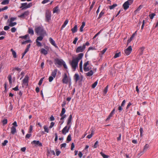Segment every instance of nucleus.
Returning a JSON list of instances; mask_svg holds the SVG:
<instances>
[{"label": "nucleus", "mask_w": 158, "mask_h": 158, "mask_svg": "<svg viewBox=\"0 0 158 158\" xmlns=\"http://www.w3.org/2000/svg\"><path fill=\"white\" fill-rule=\"evenodd\" d=\"M41 52L42 53H43L44 55H46L48 53V52L44 48H42L41 50Z\"/></svg>", "instance_id": "obj_32"}, {"label": "nucleus", "mask_w": 158, "mask_h": 158, "mask_svg": "<svg viewBox=\"0 0 158 158\" xmlns=\"http://www.w3.org/2000/svg\"><path fill=\"white\" fill-rule=\"evenodd\" d=\"M78 40V38L76 37L73 42V43L74 44H76L77 43V41Z\"/></svg>", "instance_id": "obj_60"}, {"label": "nucleus", "mask_w": 158, "mask_h": 158, "mask_svg": "<svg viewBox=\"0 0 158 158\" xmlns=\"http://www.w3.org/2000/svg\"><path fill=\"white\" fill-rule=\"evenodd\" d=\"M32 144H34L35 146L41 147L42 146V143L38 140H34L31 142Z\"/></svg>", "instance_id": "obj_11"}, {"label": "nucleus", "mask_w": 158, "mask_h": 158, "mask_svg": "<svg viewBox=\"0 0 158 158\" xmlns=\"http://www.w3.org/2000/svg\"><path fill=\"white\" fill-rule=\"evenodd\" d=\"M71 126V125H69V126L66 125L65 127L62 131V133L64 135H66L69 132Z\"/></svg>", "instance_id": "obj_6"}, {"label": "nucleus", "mask_w": 158, "mask_h": 158, "mask_svg": "<svg viewBox=\"0 0 158 158\" xmlns=\"http://www.w3.org/2000/svg\"><path fill=\"white\" fill-rule=\"evenodd\" d=\"M136 31L134 33H133V35H132V36L130 37V39L127 40V43L128 44L130 42H131V40H132L133 38L135 36L136 33Z\"/></svg>", "instance_id": "obj_23"}, {"label": "nucleus", "mask_w": 158, "mask_h": 158, "mask_svg": "<svg viewBox=\"0 0 158 158\" xmlns=\"http://www.w3.org/2000/svg\"><path fill=\"white\" fill-rule=\"evenodd\" d=\"M78 61L75 59H74V57H73L72 60L70 61L69 63L73 71H75L77 68L78 67Z\"/></svg>", "instance_id": "obj_2"}, {"label": "nucleus", "mask_w": 158, "mask_h": 158, "mask_svg": "<svg viewBox=\"0 0 158 158\" xmlns=\"http://www.w3.org/2000/svg\"><path fill=\"white\" fill-rule=\"evenodd\" d=\"M28 32L29 34L33 35L34 33V31L32 29L29 28L28 30Z\"/></svg>", "instance_id": "obj_34"}, {"label": "nucleus", "mask_w": 158, "mask_h": 158, "mask_svg": "<svg viewBox=\"0 0 158 158\" xmlns=\"http://www.w3.org/2000/svg\"><path fill=\"white\" fill-rule=\"evenodd\" d=\"M10 51L12 52V54L13 57L15 58H16L17 57V55L15 52L12 48L10 49Z\"/></svg>", "instance_id": "obj_25"}, {"label": "nucleus", "mask_w": 158, "mask_h": 158, "mask_svg": "<svg viewBox=\"0 0 158 158\" xmlns=\"http://www.w3.org/2000/svg\"><path fill=\"white\" fill-rule=\"evenodd\" d=\"M77 30V25H75L74 27L71 29V31L73 33L76 32Z\"/></svg>", "instance_id": "obj_22"}, {"label": "nucleus", "mask_w": 158, "mask_h": 158, "mask_svg": "<svg viewBox=\"0 0 158 158\" xmlns=\"http://www.w3.org/2000/svg\"><path fill=\"white\" fill-rule=\"evenodd\" d=\"M85 45L83 44L82 46H80L78 47L76 50V52L77 53L82 52L85 50Z\"/></svg>", "instance_id": "obj_5"}, {"label": "nucleus", "mask_w": 158, "mask_h": 158, "mask_svg": "<svg viewBox=\"0 0 158 158\" xmlns=\"http://www.w3.org/2000/svg\"><path fill=\"white\" fill-rule=\"evenodd\" d=\"M155 15V14L154 13H152L149 15V16L150 18L152 19L154 18V16Z\"/></svg>", "instance_id": "obj_53"}, {"label": "nucleus", "mask_w": 158, "mask_h": 158, "mask_svg": "<svg viewBox=\"0 0 158 158\" xmlns=\"http://www.w3.org/2000/svg\"><path fill=\"white\" fill-rule=\"evenodd\" d=\"M85 25V22H83L82 23V24L80 28V31L81 32H82L83 31V28Z\"/></svg>", "instance_id": "obj_27"}, {"label": "nucleus", "mask_w": 158, "mask_h": 158, "mask_svg": "<svg viewBox=\"0 0 158 158\" xmlns=\"http://www.w3.org/2000/svg\"><path fill=\"white\" fill-rule=\"evenodd\" d=\"M93 73V72L92 70H90V71L86 73V75L90 77L92 75Z\"/></svg>", "instance_id": "obj_33"}, {"label": "nucleus", "mask_w": 158, "mask_h": 158, "mask_svg": "<svg viewBox=\"0 0 158 158\" xmlns=\"http://www.w3.org/2000/svg\"><path fill=\"white\" fill-rule=\"evenodd\" d=\"M32 4L31 3H30L28 4H27V8H29L30 7H31L32 6Z\"/></svg>", "instance_id": "obj_62"}, {"label": "nucleus", "mask_w": 158, "mask_h": 158, "mask_svg": "<svg viewBox=\"0 0 158 158\" xmlns=\"http://www.w3.org/2000/svg\"><path fill=\"white\" fill-rule=\"evenodd\" d=\"M69 79L66 73L64 75V77L62 80L63 83L66 84H67L69 81Z\"/></svg>", "instance_id": "obj_10"}, {"label": "nucleus", "mask_w": 158, "mask_h": 158, "mask_svg": "<svg viewBox=\"0 0 158 158\" xmlns=\"http://www.w3.org/2000/svg\"><path fill=\"white\" fill-rule=\"evenodd\" d=\"M10 28V27L9 26H5L4 27V29L5 31H7Z\"/></svg>", "instance_id": "obj_64"}, {"label": "nucleus", "mask_w": 158, "mask_h": 158, "mask_svg": "<svg viewBox=\"0 0 158 158\" xmlns=\"http://www.w3.org/2000/svg\"><path fill=\"white\" fill-rule=\"evenodd\" d=\"M44 79V78L43 77L40 79V80L39 82L38 83V84L39 85H41Z\"/></svg>", "instance_id": "obj_50"}, {"label": "nucleus", "mask_w": 158, "mask_h": 158, "mask_svg": "<svg viewBox=\"0 0 158 158\" xmlns=\"http://www.w3.org/2000/svg\"><path fill=\"white\" fill-rule=\"evenodd\" d=\"M133 2V0H128L123 5V7L125 10H127L129 8L130 5H131Z\"/></svg>", "instance_id": "obj_3"}, {"label": "nucleus", "mask_w": 158, "mask_h": 158, "mask_svg": "<svg viewBox=\"0 0 158 158\" xmlns=\"http://www.w3.org/2000/svg\"><path fill=\"white\" fill-rule=\"evenodd\" d=\"M49 2V0H44L42 2V3L43 4H44L45 3H46L48 2Z\"/></svg>", "instance_id": "obj_57"}, {"label": "nucleus", "mask_w": 158, "mask_h": 158, "mask_svg": "<svg viewBox=\"0 0 158 158\" xmlns=\"http://www.w3.org/2000/svg\"><path fill=\"white\" fill-rule=\"evenodd\" d=\"M51 12L49 10H47L45 14L46 19L47 21L49 22V21L51 19Z\"/></svg>", "instance_id": "obj_7"}, {"label": "nucleus", "mask_w": 158, "mask_h": 158, "mask_svg": "<svg viewBox=\"0 0 158 158\" xmlns=\"http://www.w3.org/2000/svg\"><path fill=\"white\" fill-rule=\"evenodd\" d=\"M36 43H37L36 45L38 46H41L42 44L41 43L37 40H36Z\"/></svg>", "instance_id": "obj_52"}, {"label": "nucleus", "mask_w": 158, "mask_h": 158, "mask_svg": "<svg viewBox=\"0 0 158 158\" xmlns=\"http://www.w3.org/2000/svg\"><path fill=\"white\" fill-rule=\"evenodd\" d=\"M94 131H92L91 134H90L89 135H87V138H88V139L91 138L93 136V135H94Z\"/></svg>", "instance_id": "obj_38"}, {"label": "nucleus", "mask_w": 158, "mask_h": 158, "mask_svg": "<svg viewBox=\"0 0 158 158\" xmlns=\"http://www.w3.org/2000/svg\"><path fill=\"white\" fill-rule=\"evenodd\" d=\"M54 123L53 122H51L50 124V125L49 126V128H51L54 125Z\"/></svg>", "instance_id": "obj_63"}, {"label": "nucleus", "mask_w": 158, "mask_h": 158, "mask_svg": "<svg viewBox=\"0 0 158 158\" xmlns=\"http://www.w3.org/2000/svg\"><path fill=\"white\" fill-rule=\"evenodd\" d=\"M72 119L68 118L67 123V126H69V125H71V122Z\"/></svg>", "instance_id": "obj_46"}, {"label": "nucleus", "mask_w": 158, "mask_h": 158, "mask_svg": "<svg viewBox=\"0 0 158 158\" xmlns=\"http://www.w3.org/2000/svg\"><path fill=\"white\" fill-rule=\"evenodd\" d=\"M29 36V35L28 34L24 36H21L19 37L20 38H22L24 39H26L27 37Z\"/></svg>", "instance_id": "obj_43"}, {"label": "nucleus", "mask_w": 158, "mask_h": 158, "mask_svg": "<svg viewBox=\"0 0 158 158\" xmlns=\"http://www.w3.org/2000/svg\"><path fill=\"white\" fill-rule=\"evenodd\" d=\"M74 78L76 82L77 81L79 80V76L78 74H75L74 76Z\"/></svg>", "instance_id": "obj_29"}, {"label": "nucleus", "mask_w": 158, "mask_h": 158, "mask_svg": "<svg viewBox=\"0 0 158 158\" xmlns=\"http://www.w3.org/2000/svg\"><path fill=\"white\" fill-rule=\"evenodd\" d=\"M29 11H27L25 12L21 15H19L18 17L22 18H24L28 16L29 15Z\"/></svg>", "instance_id": "obj_13"}, {"label": "nucleus", "mask_w": 158, "mask_h": 158, "mask_svg": "<svg viewBox=\"0 0 158 158\" xmlns=\"http://www.w3.org/2000/svg\"><path fill=\"white\" fill-rule=\"evenodd\" d=\"M69 22V20L68 19H66L65 22H64L63 24L62 25L61 27V29H62L64 28L67 24H68Z\"/></svg>", "instance_id": "obj_26"}, {"label": "nucleus", "mask_w": 158, "mask_h": 158, "mask_svg": "<svg viewBox=\"0 0 158 158\" xmlns=\"http://www.w3.org/2000/svg\"><path fill=\"white\" fill-rule=\"evenodd\" d=\"M56 63L60 65H62L64 61L62 60L56 59L55 60Z\"/></svg>", "instance_id": "obj_14"}, {"label": "nucleus", "mask_w": 158, "mask_h": 158, "mask_svg": "<svg viewBox=\"0 0 158 158\" xmlns=\"http://www.w3.org/2000/svg\"><path fill=\"white\" fill-rule=\"evenodd\" d=\"M40 36L38 37L36 39V40H37L38 41H42L43 39V37L45 35H39Z\"/></svg>", "instance_id": "obj_24"}, {"label": "nucleus", "mask_w": 158, "mask_h": 158, "mask_svg": "<svg viewBox=\"0 0 158 158\" xmlns=\"http://www.w3.org/2000/svg\"><path fill=\"white\" fill-rule=\"evenodd\" d=\"M144 48V47H142L139 49V51L140 52V54L141 55H142L143 54Z\"/></svg>", "instance_id": "obj_48"}, {"label": "nucleus", "mask_w": 158, "mask_h": 158, "mask_svg": "<svg viewBox=\"0 0 158 158\" xmlns=\"http://www.w3.org/2000/svg\"><path fill=\"white\" fill-rule=\"evenodd\" d=\"M82 64H83V62L81 60L79 64V67H80V71L81 72H83V70H82Z\"/></svg>", "instance_id": "obj_31"}, {"label": "nucleus", "mask_w": 158, "mask_h": 158, "mask_svg": "<svg viewBox=\"0 0 158 158\" xmlns=\"http://www.w3.org/2000/svg\"><path fill=\"white\" fill-rule=\"evenodd\" d=\"M65 112V110L64 108H63L62 109L61 113L60 114V116H61L60 118V120H63L66 117V115L65 114H64Z\"/></svg>", "instance_id": "obj_9"}, {"label": "nucleus", "mask_w": 158, "mask_h": 158, "mask_svg": "<svg viewBox=\"0 0 158 158\" xmlns=\"http://www.w3.org/2000/svg\"><path fill=\"white\" fill-rule=\"evenodd\" d=\"M149 147V145L147 144H146L144 147L143 149V151L145 152V151H146L148 149Z\"/></svg>", "instance_id": "obj_36"}, {"label": "nucleus", "mask_w": 158, "mask_h": 158, "mask_svg": "<svg viewBox=\"0 0 158 158\" xmlns=\"http://www.w3.org/2000/svg\"><path fill=\"white\" fill-rule=\"evenodd\" d=\"M21 6L20 7V8H23L22 9H27V2L22 3L21 4Z\"/></svg>", "instance_id": "obj_20"}, {"label": "nucleus", "mask_w": 158, "mask_h": 158, "mask_svg": "<svg viewBox=\"0 0 158 158\" xmlns=\"http://www.w3.org/2000/svg\"><path fill=\"white\" fill-rule=\"evenodd\" d=\"M107 50V48H105L103 50L101 51V52L102 54V55H103V54H104L105 53V52H106V51Z\"/></svg>", "instance_id": "obj_56"}, {"label": "nucleus", "mask_w": 158, "mask_h": 158, "mask_svg": "<svg viewBox=\"0 0 158 158\" xmlns=\"http://www.w3.org/2000/svg\"><path fill=\"white\" fill-rule=\"evenodd\" d=\"M57 69H55L52 72V76H53V77H55L56 74H57Z\"/></svg>", "instance_id": "obj_21"}, {"label": "nucleus", "mask_w": 158, "mask_h": 158, "mask_svg": "<svg viewBox=\"0 0 158 158\" xmlns=\"http://www.w3.org/2000/svg\"><path fill=\"white\" fill-rule=\"evenodd\" d=\"M132 48L131 46H130L124 50V53L127 56L129 55L131 52Z\"/></svg>", "instance_id": "obj_8"}, {"label": "nucleus", "mask_w": 158, "mask_h": 158, "mask_svg": "<svg viewBox=\"0 0 158 158\" xmlns=\"http://www.w3.org/2000/svg\"><path fill=\"white\" fill-rule=\"evenodd\" d=\"M3 125H4L6 124L7 123V120L6 119H4L2 121Z\"/></svg>", "instance_id": "obj_41"}, {"label": "nucleus", "mask_w": 158, "mask_h": 158, "mask_svg": "<svg viewBox=\"0 0 158 158\" xmlns=\"http://www.w3.org/2000/svg\"><path fill=\"white\" fill-rule=\"evenodd\" d=\"M60 10L59 9L58 6H57L54 7L53 10V13H57Z\"/></svg>", "instance_id": "obj_17"}, {"label": "nucleus", "mask_w": 158, "mask_h": 158, "mask_svg": "<svg viewBox=\"0 0 158 158\" xmlns=\"http://www.w3.org/2000/svg\"><path fill=\"white\" fill-rule=\"evenodd\" d=\"M9 83L10 84H12V77L11 75H9L8 77Z\"/></svg>", "instance_id": "obj_37"}, {"label": "nucleus", "mask_w": 158, "mask_h": 158, "mask_svg": "<svg viewBox=\"0 0 158 158\" xmlns=\"http://www.w3.org/2000/svg\"><path fill=\"white\" fill-rule=\"evenodd\" d=\"M30 44H29L27 46V48L25 50V51H26V52H27L29 50V49L30 47Z\"/></svg>", "instance_id": "obj_61"}, {"label": "nucleus", "mask_w": 158, "mask_h": 158, "mask_svg": "<svg viewBox=\"0 0 158 158\" xmlns=\"http://www.w3.org/2000/svg\"><path fill=\"white\" fill-rule=\"evenodd\" d=\"M11 31L12 32H14L16 31V29L15 27H13L11 28Z\"/></svg>", "instance_id": "obj_59"}, {"label": "nucleus", "mask_w": 158, "mask_h": 158, "mask_svg": "<svg viewBox=\"0 0 158 158\" xmlns=\"http://www.w3.org/2000/svg\"><path fill=\"white\" fill-rule=\"evenodd\" d=\"M16 19V18H11L10 19H8V21H11L13 22Z\"/></svg>", "instance_id": "obj_58"}, {"label": "nucleus", "mask_w": 158, "mask_h": 158, "mask_svg": "<svg viewBox=\"0 0 158 158\" xmlns=\"http://www.w3.org/2000/svg\"><path fill=\"white\" fill-rule=\"evenodd\" d=\"M11 132L12 134H14L16 132V127L14 126H12L11 128Z\"/></svg>", "instance_id": "obj_18"}, {"label": "nucleus", "mask_w": 158, "mask_h": 158, "mask_svg": "<svg viewBox=\"0 0 158 158\" xmlns=\"http://www.w3.org/2000/svg\"><path fill=\"white\" fill-rule=\"evenodd\" d=\"M100 154L104 158H108V156L104 154V153L103 152H101Z\"/></svg>", "instance_id": "obj_47"}, {"label": "nucleus", "mask_w": 158, "mask_h": 158, "mask_svg": "<svg viewBox=\"0 0 158 158\" xmlns=\"http://www.w3.org/2000/svg\"><path fill=\"white\" fill-rule=\"evenodd\" d=\"M83 55L84 54L82 53H79L77 57L76 58H74V59H75L79 62V61L82 58Z\"/></svg>", "instance_id": "obj_15"}, {"label": "nucleus", "mask_w": 158, "mask_h": 158, "mask_svg": "<svg viewBox=\"0 0 158 158\" xmlns=\"http://www.w3.org/2000/svg\"><path fill=\"white\" fill-rule=\"evenodd\" d=\"M44 131L45 132H46L47 133H48L49 132V129L48 128V126L47 125H44Z\"/></svg>", "instance_id": "obj_28"}, {"label": "nucleus", "mask_w": 158, "mask_h": 158, "mask_svg": "<svg viewBox=\"0 0 158 158\" xmlns=\"http://www.w3.org/2000/svg\"><path fill=\"white\" fill-rule=\"evenodd\" d=\"M8 141L7 140H5L4 142L2 143V146H5L6 145V144L8 143Z\"/></svg>", "instance_id": "obj_55"}, {"label": "nucleus", "mask_w": 158, "mask_h": 158, "mask_svg": "<svg viewBox=\"0 0 158 158\" xmlns=\"http://www.w3.org/2000/svg\"><path fill=\"white\" fill-rule=\"evenodd\" d=\"M108 85H107L106 86L104 90V94H105L107 92L108 89Z\"/></svg>", "instance_id": "obj_44"}, {"label": "nucleus", "mask_w": 158, "mask_h": 158, "mask_svg": "<svg viewBox=\"0 0 158 158\" xmlns=\"http://www.w3.org/2000/svg\"><path fill=\"white\" fill-rule=\"evenodd\" d=\"M31 42V40H26V41H25L22 42V44H25L27 43H30V42Z\"/></svg>", "instance_id": "obj_45"}, {"label": "nucleus", "mask_w": 158, "mask_h": 158, "mask_svg": "<svg viewBox=\"0 0 158 158\" xmlns=\"http://www.w3.org/2000/svg\"><path fill=\"white\" fill-rule=\"evenodd\" d=\"M71 140V135H68L67 137V140L68 142H69Z\"/></svg>", "instance_id": "obj_51"}, {"label": "nucleus", "mask_w": 158, "mask_h": 158, "mask_svg": "<svg viewBox=\"0 0 158 158\" xmlns=\"http://www.w3.org/2000/svg\"><path fill=\"white\" fill-rule=\"evenodd\" d=\"M35 32L38 35H45L46 34L45 31L43 27H36L35 28Z\"/></svg>", "instance_id": "obj_1"}, {"label": "nucleus", "mask_w": 158, "mask_h": 158, "mask_svg": "<svg viewBox=\"0 0 158 158\" xmlns=\"http://www.w3.org/2000/svg\"><path fill=\"white\" fill-rule=\"evenodd\" d=\"M54 78V77H53L52 76L49 77L48 79L49 81L50 82L52 81L53 80Z\"/></svg>", "instance_id": "obj_54"}, {"label": "nucleus", "mask_w": 158, "mask_h": 158, "mask_svg": "<svg viewBox=\"0 0 158 158\" xmlns=\"http://www.w3.org/2000/svg\"><path fill=\"white\" fill-rule=\"evenodd\" d=\"M84 70L85 71H88L91 69V68L89 66V62L88 61L85 63L83 65Z\"/></svg>", "instance_id": "obj_4"}, {"label": "nucleus", "mask_w": 158, "mask_h": 158, "mask_svg": "<svg viewBox=\"0 0 158 158\" xmlns=\"http://www.w3.org/2000/svg\"><path fill=\"white\" fill-rule=\"evenodd\" d=\"M98 83V80L96 81L94 84H93L92 85V87L93 88H94L97 85V84Z\"/></svg>", "instance_id": "obj_39"}, {"label": "nucleus", "mask_w": 158, "mask_h": 158, "mask_svg": "<svg viewBox=\"0 0 158 158\" xmlns=\"http://www.w3.org/2000/svg\"><path fill=\"white\" fill-rule=\"evenodd\" d=\"M98 146V141H97L95 143L94 146V148H96Z\"/></svg>", "instance_id": "obj_49"}, {"label": "nucleus", "mask_w": 158, "mask_h": 158, "mask_svg": "<svg viewBox=\"0 0 158 158\" xmlns=\"http://www.w3.org/2000/svg\"><path fill=\"white\" fill-rule=\"evenodd\" d=\"M9 0H4L1 3L2 5H7L9 3Z\"/></svg>", "instance_id": "obj_30"}, {"label": "nucleus", "mask_w": 158, "mask_h": 158, "mask_svg": "<svg viewBox=\"0 0 158 158\" xmlns=\"http://www.w3.org/2000/svg\"><path fill=\"white\" fill-rule=\"evenodd\" d=\"M49 41L51 44L53 45L55 47L57 48V46L56 45V44L55 43V41L53 40L51 38H49Z\"/></svg>", "instance_id": "obj_16"}, {"label": "nucleus", "mask_w": 158, "mask_h": 158, "mask_svg": "<svg viewBox=\"0 0 158 158\" xmlns=\"http://www.w3.org/2000/svg\"><path fill=\"white\" fill-rule=\"evenodd\" d=\"M117 5L116 4H113L112 5L110 6H109V8L110 10L113 9H114L115 7L117 6Z\"/></svg>", "instance_id": "obj_35"}, {"label": "nucleus", "mask_w": 158, "mask_h": 158, "mask_svg": "<svg viewBox=\"0 0 158 158\" xmlns=\"http://www.w3.org/2000/svg\"><path fill=\"white\" fill-rule=\"evenodd\" d=\"M8 23L9 26L12 27L15 25L17 24V23L16 22H13L12 21H8Z\"/></svg>", "instance_id": "obj_19"}, {"label": "nucleus", "mask_w": 158, "mask_h": 158, "mask_svg": "<svg viewBox=\"0 0 158 158\" xmlns=\"http://www.w3.org/2000/svg\"><path fill=\"white\" fill-rule=\"evenodd\" d=\"M28 79L29 77L28 76H25L24 79L23 80L22 85H27Z\"/></svg>", "instance_id": "obj_12"}, {"label": "nucleus", "mask_w": 158, "mask_h": 158, "mask_svg": "<svg viewBox=\"0 0 158 158\" xmlns=\"http://www.w3.org/2000/svg\"><path fill=\"white\" fill-rule=\"evenodd\" d=\"M104 13L105 12L103 10L100 13L99 15L98 18H101L102 16V15L104 14Z\"/></svg>", "instance_id": "obj_42"}, {"label": "nucleus", "mask_w": 158, "mask_h": 158, "mask_svg": "<svg viewBox=\"0 0 158 158\" xmlns=\"http://www.w3.org/2000/svg\"><path fill=\"white\" fill-rule=\"evenodd\" d=\"M120 55H121V53L120 52H119L118 53H116L114 55V58H117L119 57L120 56Z\"/></svg>", "instance_id": "obj_40"}]
</instances>
